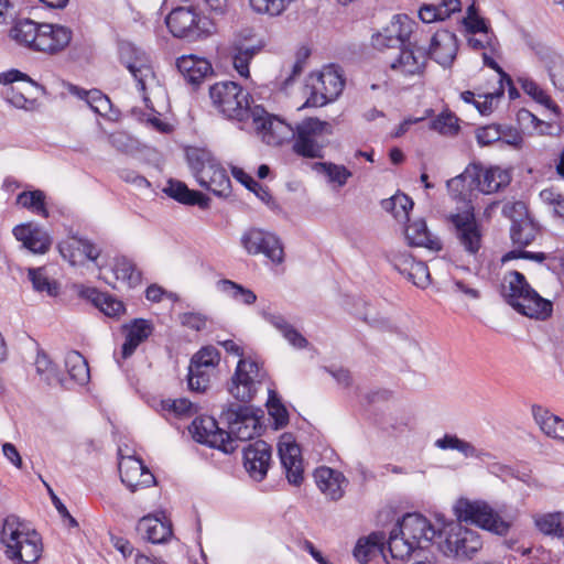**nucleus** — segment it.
Returning <instances> with one entry per match:
<instances>
[{
	"label": "nucleus",
	"mask_w": 564,
	"mask_h": 564,
	"mask_svg": "<svg viewBox=\"0 0 564 564\" xmlns=\"http://www.w3.org/2000/svg\"><path fill=\"white\" fill-rule=\"evenodd\" d=\"M65 367L69 379L79 386L86 384L90 379L89 366L86 358L73 350L66 355Z\"/></svg>",
	"instance_id": "38"
},
{
	"label": "nucleus",
	"mask_w": 564,
	"mask_h": 564,
	"mask_svg": "<svg viewBox=\"0 0 564 564\" xmlns=\"http://www.w3.org/2000/svg\"><path fill=\"white\" fill-rule=\"evenodd\" d=\"M176 67L184 79L196 87L199 86L206 77L213 75L212 64L206 58H200L195 55L181 56L176 61Z\"/></svg>",
	"instance_id": "22"
},
{
	"label": "nucleus",
	"mask_w": 564,
	"mask_h": 564,
	"mask_svg": "<svg viewBox=\"0 0 564 564\" xmlns=\"http://www.w3.org/2000/svg\"><path fill=\"white\" fill-rule=\"evenodd\" d=\"M221 346L227 352L240 357L235 373L228 382V392L240 403H250L257 394V383L263 381L265 373L258 361L243 358V349L234 340L227 339L221 343Z\"/></svg>",
	"instance_id": "6"
},
{
	"label": "nucleus",
	"mask_w": 564,
	"mask_h": 564,
	"mask_svg": "<svg viewBox=\"0 0 564 564\" xmlns=\"http://www.w3.org/2000/svg\"><path fill=\"white\" fill-rule=\"evenodd\" d=\"M531 410L535 423L545 435L564 442V420L562 417L539 404H533Z\"/></svg>",
	"instance_id": "28"
},
{
	"label": "nucleus",
	"mask_w": 564,
	"mask_h": 564,
	"mask_svg": "<svg viewBox=\"0 0 564 564\" xmlns=\"http://www.w3.org/2000/svg\"><path fill=\"white\" fill-rule=\"evenodd\" d=\"M399 57L391 63V68L405 75L421 74L427 62L425 50L414 45L400 47Z\"/></svg>",
	"instance_id": "23"
},
{
	"label": "nucleus",
	"mask_w": 564,
	"mask_h": 564,
	"mask_svg": "<svg viewBox=\"0 0 564 564\" xmlns=\"http://www.w3.org/2000/svg\"><path fill=\"white\" fill-rule=\"evenodd\" d=\"M499 124L492 123L486 127H481L476 131V139L479 145H490L501 139V132Z\"/></svg>",
	"instance_id": "57"
},
{
	"label": "nucleus",
	"mask_w": 564,
	"mask_h": 564,
	"mask_svg": "<svg viewBox=\"0 0 564 564\" xmlns=\"http://www.w3.org/2000/svg\"><path fill=\"white\" fill-rule=\"evenodd\" d=\"M206 189L223 198H226L231 194V181L227 171L220 163L218 164L216 172L213 173L210 184H208Z\"/></svg>",
	"instance_id": "47"
},
{
	"label": "nucleus",
	"mask_w": 564,
	"mask_h": 564,
	"mask_svg": "<svg viewBox=\"0 0 564 564\" xmlns=\"http://www.w3.org/2000/svg\"><path fill=\"white\" fill-rule=\"evenodd\" d=\"M145 469L147 466L142 459L134 456H129L119 463L120 479L131 492L139 489L140 476H142V470Z\"/></svg>",
	"instance_id": "36"
},
{
	"label": "nucleus",
	"mask_w": 564,
	"mask_h": 564,
	"mask_svg": "<svg viewBox=\"0 0 564 564\" xmlns=\"http://www.w3.org/2000/svg\"><path fill=\"white\" fill-rule=\"evenodd\" d=\"M73 32L69 28L42 23L40 33L37 34V43L35 52H42L48 55L57 54L64 51L72 41Z\"/></svg>",
	"instance_id": "16"
},
{
	"label": "nucleus",
	"mask_w": 564,
	"mask_h": 564,
	"mask_svg": "<svg viewBox=\"0 0 564 564\" xmlns=\"http://www.w3.org/2000/svg\"><path fill=\"white\" fill-rule=\"evenodd\" d=\"M542 63L555 88L564 91V57L553 51Z\"/></svg>",
	"instance_id": "45"
},
{
	"label": "nucleus",
	"mask_w": 564,
	"mask_h": 564,
	"mask_svg": "<svg viewBox=\"0 0 564 564\" xmlns=\"http://www.w3.org/2000/svg\"><path fill=\"white\" fill-rule=\"evenodd\" d=\"M17 203L44 218L50 216L45 205V194L41 189L20 193L18 195Z\"/></svg>",
	"instance_id": "43"
},
{
	"label": "nucleus",
	"mask_w": 564,
	"mask_h": 564,
	"mask_svg": "<svg viewBox=\"0 0 564 564\" xmlns=\"http://www.w3.org/2000/svg\"><path fill=\"white\" fill-rule=\"evenodd\" d=\"M314 166L316 170L322 171L329 182L337 183L339 186H344L352 175L346 166L332 162H317Z\"/></svg>",
	"instance_id": "52"
},
{
	"label": "nucleus",
	"mask_w": 564,
	"mask_h": 564,
	"mask_svg": "<svg viewBox=\"0 0 564 564\" xmlns=\"http://www.w3.org/2000/svg\"><path fill=\"white\" fill-rule=\"evenodd\" d=\"M314 78L313 75L310 76ZM317 86L325 93V95L333 101L343 91L345 79L334 69H325L315 76Z\"/></svg>",
	"instance_id": "40"
},
{
	"label": "nucleus",
	"mask_w": 564,
	"mask_h": 564,
	"mask_svg": "<svg viewBox=\"0 0 564 564\" xmlns=\"http://www.w3.org/2000/svg\"><path fill=\"white\" fill-rule=\"evenodd\" d=\"M163 192L176 202L188 205L198 206L202 209H208L210 198L204 193L189 189L184 182L171 178Z\"/></svg>",
	"instance_id": "24"
},
{
	"label": "nucleus",
	"mask_w": 564,
	"mask_h": 564,
	"mask_svg": "<svg viewBox=\"0 0 564 564\" xmlns=\"http://www.w3.org/2000/svg\"><path fill=\"white\" fill-rule=\"evenodd\" d=\"M154 332L152 321L145 318H133L121 326V333L124 335V341L121 346L119 356L115 352V359L119 367H122V360L129 359L137 348L147 341Z\"/></svg>",
	"instance_id": "13"
},
{
	"label": "nucleus",
	"mask_w": 564,
	"mask_h": 564,
	"mask_svg": "<svg viewBox=\"0 0 564 564\" xmlns=\"http://www.w3.org/2000/svg\"><path fill=\"white\" fill-rule=\"evenodd\" d=\"M386 544L391 556L402 561L417 549L406 536L395 532L393 527L388 539L383 531H376L358 539L354 556L360 564H389L384 552Z\"/></svg>",
	"instance_id": "4"
},
{
	"label": "nucleus",
	"mask_w": 564,
	"mask_h": 564,
	"mask_svg": "<svg viewBox=\"0 0 564 564\" xmlns=\"http://www.w3.org/2000/svg\"><path fill=\"white\" fill-rule=\"evenodd\" d=\"M395 532L406 536L417 549L426 547L438 531L420 513H406L395 524Z\"/></svg>",
	"instance_id": "12"
},
{
	"label": "nucleus",
	"mask_w": 564,
	"mask_h": 564,
	"mask_svg": "<svg viewBox=\"0 0 564 564\" xmlns=\"http://www.w3.org/2000/svg\"><path fill=\"white\" fill-rule=\"evenodd\" d=\"M162 410L173 413L177 417H189L196 410L194 404L187 399H167L161 402Z\"/></svg>",
	"instance_id": "55"
},
{
	"label": "nucleus",
	"mask_w": 564,
	"mask_h": 564,
	"mask_svg": "<svg viewBox=\"0 0 564 564\" xmlns=\"http://www.w3.org/2000/svg\"><path fill=\"white\" fill-rule=\"evenodd\" d=\"M430 127L444 135H456L459 132L458 118L451 111H443L434 118Z\"/></svg>",
	"instance_id": "49"
},
{
	"label": "nucleus",
	"mask_w": 564,
	"mask_h": 564,
	"mask_svg": "<svg viewBox=\"0 0 564 564\" xmlns=\"http://www.w3.org/2000/svg\"><path fill=\"white\" fill-rule=\"evenodd\" d=\"M500 293L507 304L524 316L544 321L552 315V302L543 299L517 270L505 275Z\"/></svg>",
	"instance_id": "3"
},
{
	"label": "nucleus",
	"mask_w": 564,
	"mask_h": 564,
	"mask_svg": "<svg viewBox=\"0 0 564 564\" xmlns=\"http://www.w3.org/2000/svg\"><path fill=\"white\" fill-rule=\"evenodd\" d=\"M79 296L91 303L96 308L108 317L119 318L126 313V306L122 301L107 292H101L96 288L83 286Z\"/></svg>",
	"instance_id": "20"
},
{
	"label": "nucleus",
	"mask_w": 564,
	"mask_h": 564,
	"mask_svg": "<svg viewBox=\"0 0 564 564\" xmlns=\"http://www.w3.org/2000/svg\"><path fill=\"white\" fill-rule=\"evenodd\" d=\"M262 416L263 411L260 408L230 402L220 414V419L228 424L229 432L220 429L217 421L208 415L195 417L188 431L197 443L231 454L237 448L238 440L248 441L261 434Z\"/></svg>",
	"instance_id": "2"
},
{
	"label": "nucleus",
	"mask_w": 564,
	"mask_h": 564,
	"mask_svg": "<svg viewBox=\"0 0 564 564\" xmlns=\"http://www.w3.org/2000/svg\"><path fill=\"white\" fill-rule=\"evenodd\" d=\"M267 409L269 415L273 419L272 426L274 430H281L289 424V411L282 403V400L279 397V394L274 390H269Z\"/></svg>",
	"instance_id": "42"
},
{
	"label": "nucleus",
	"mask_w": 564,
	"mask_h": 564,
	"mask_svg": "<svg viewBox=\"0 0 564 564\" xmlns=\"http://www.w3.org/2000/svg\"><path fill=\"white\" fill-rule=\"evenodd\" d=\"M219 284L225 293L229 294L234 300L240 301L246 305H251L257 301V295L252 290L247 289L231 280H220Z\"/></svg>",
	"instance_id": "48"
},
{
	"label": "nucleus",
	"mask_w": 564,
	"mask_h": 564,
	"mask_svg": "<svg viewBox=\"0 0 564 564\" xmlns=\"http://www.w3.org/2000/svg\"><path fill=\"white\" fill-rule=\"evenodd\" d=\"M126 66L133 76V78L137 80L139 89L145 90L144 79L150 74H152L151 67L145 65L139 58H137L134 62H128Z\"/></svg>",
	"instance_id": "58"
},
{
	"label": "nucleus",
	"mask_w": 564,
	"mask_h": 564,
	"mask_svg": "<svg viewBox=\"0 0 564 564\" xmlns=\"http://www.w3.org/2000/svg\"><path fill=\"white\" fill-rule=\"evenodd\" d=\"M460 11V0H442L438 4H424L419 17L424 23L444 21L453 13Z\"/></svg>",
	"instance_id": "35"
},
{
	"label": "nucleus",
	"mask_w": 564,
	"mask_h": 564,
	"mask_svg": "<svg viewBox=\"0 0 564 564\" xmlns=\"http://www.w3.org/2000/svg\"><path fill=\"white\" fill-rule=\"evenodd\" d=\"M512 180L511 172L499 166L484 169L481 165V177L479 192L485 194L496 193L507 187Z\"/></svg>",
	"instance_id": "32"
},
{
	"label": "nucleus",
	"mask_w": 564,
	"mask_h": 564,
	"mask_svg": "<svg viewBox=\"0 0 564 564\" xmlns=\"http://www.w3.org/2000/svg\"><path fill=\"white\" fill-rule=\"evenodd\" d=\"M481 164L470 163L459 175L447 181V189L453 199L465 204V208L473 205V198L479 192Z\"/></svg>",
	"instance_id": "11"
},
{
	"label": "nucleus",
	"mask_w": 564,
	"mask_h": 564,
	"mask_svg": "<svg viewBox=\"0 0 564 564\" xmlns=\"http://www.w3.org/2000/svg\"><path fill=\"white\" fill-rule=\"evenodd\" d=\"M290 133L293 139L292 151L304 159H324L326 143L319 141L324 134H333V126L316 117H307L294 127L285 123L283 133Z\"/></svg>",
	"instance_id": "7"
},
{
	"label": "nucleus",
	"mask_w": 564,
	"mask_h": 564,
	"mask_svg": "<svg viewBox=\"0 0 564 564\" xmlns=\"http://www.w3.org/2000/svg\"><path fill=\"white\" fill-rule=\"evenodd\" d=\"M41 25L42 23H37L28 18L17 19L10 29L9 35L19 45L35 51Z\"/></svg>",
	"instance_id": "31"
},
{
	"label": "nucleus",
	"mask_w": 564,
	"mask_h": 564,
	"mask_svg": "<svg viewBox=\"0 0 564 564\" xmlns=\"http://www.w3.org/2000/svg\"><path fill=\"white\" fill-rule=\"evenodd\" d=\"M458 51V40L454 32L441 30L431 37V44L426 52L427 59L432 58L443 67H449Z\"/></svg>",
	"instance_id": "17"
},
{
	"label": "nucleus",
	"mask_w": 564,
	"mask_h": 564,
	"mask_svg": "<svg viewBox=\"0 0 564 564\" xmlns=\"http://www.w3.org/2000/svg\"><path fill=\"white\" fill-rule=\"evenodd\" d=\"M314 478L318 489L329 497V499L336 501L343 497V485L346 484L347 480L340 471L322 466L315 469Z\"/></svg>",
	"instance_id": "25"
},
{
	"label": "nucleus",
	"mask_w": 564,
	"mask_h": 564,
	"mask_svg": "<svg viewBox=\"0 0 564 564\" xmlns=\"http://www.w3.org/2000/svg\"><path fill=\"white\" fill-rule=\"evenodd\" d=\"M454 513L457 522L448 523L438 531L440 538L444 535V540L440 542V549L444 555L459 561L473 558L482 547L479 533L464 527L463 522L475 524L498 535H506L512 524V519L501 517L482 500L470 501L460 498L454 506Z\"/></svg>",
	"instance_id": "1"
},
{
	"label": "nucleus",
	"mask_w": 564,
	"mask_h": 564,
	"mask_svg": "<svg viewBox=\"0 0 564 564\" xmlns=\"http://www.w3.org/2000/svg\"><path fill=\"white\" fill-rule=\"evenodd\" d=\"M13 235L33 253L43 254L51 248L52 241L48 235L39 228H32L30 225L17 226L13 229Z\"/></svg>",
	"instance_id": "26"
},
{
	"label": "nucleus",
	"mask_w": 564,
	"mask_h": 564,
	"mask_svg": "<svg viewBox=\"0 0 564 564\" xmlns=\"http://www.w3.org/2000/svg\"><path fill=\"white\" fill-rule=\"evenodd\" d=\"M523 41L535 53L541 62L554 51L542 42L538 41L530 33L523 34Z\"/></svg>",
	"instance_id": "64"
},
{
	"label": "nucleus",
	"mask_w": 564,
	"mask_h": 564,
	"mask_svg": "<svg viewBox=\"0 0 564 564\" xmlns=\"http://www.w3.org/2000/svg\"><path fill=\"white\" fill-rule=\"evenodd\" d=\"M394 268L406 276L414 285L425 288L430 283V271L422 261H415L411 257H401L394 260Z\"/></svg>",
	"instance_id": "30"
},
{
	"label": "nucleus",
	"mask_w": 564,
	"mask_h": 564,
	"mask_svg": "<svg viewBox=\"0 0 564 564\" xmlns=\"http://www.w3.org/2000/svg\"><path fill=\"white\" fill-rule=\"evenodd\" d=\"M220 360V354L214 346H205L193 355L189 370L198 371L199 368H215Z\"/></svg>",
	"instance_id": "46"
},
{
	"label": "nucleus",
	"mask_w": 564,
	"mask_h": 564,
	"mask_svg": "<svg viewBox=\"0 0 564 564\" xmlns=\"http://www.w3.org/2000/svg\"><path fill=\"white\" fill-rule=\"evenodd\" d=\"M231 174L239 183H241L248 191L252 192L271 209L274 210L279 208L267 185H262L261 183L257 182L250 174L246 173L241 167L238 166H232Z\"/></svg>",
	"instance_id": "34"
},
{
	"label": "nucleus",
	"mask_w": 564,
	"mask_h": 564,
	"mask_svg": "<svg viewBox=\"0 0 564 564\" xmlns=\"http://www.w3.org/2000/svg\"><path fill=\"white\" fill-rule=\"evenodd\" d=\"M137 532L143 540L153 544H164L173 536L172 522L153 514L144 516L138 521Z\"/></svg>",
	"instance_id": "19"
},
{
	"label": "nucleus",
	"mask_w": 564,
	"mask_h": 564,
	"mask_svg": "<svg viewBox=\"0 0 564 564\" xmlns=\"http://www.w3.org/2000/svg\"><path fill=\"white\" fill-rule=\"evenodd\" d=\"M91 110L100 116H105L111 109V101L107 95L99 89H90V96L87 101Z\"/></svg>",
	"instance_id": "56"
},
{
	"label": "nucleus",
	"mask_w": 564,
	"mask_h": 564,
	"mask_svg": "<svg viewBox=\"0 0 564 564\" xmlns=\"http://www.w3.org/2000/svg\"><path fill=\"white\" fill-rule=\"evenodd\" d=\"M540 532L546 535L564 536V513H546L535 519Z\"/></svg>",
	"instance_id": "44"
},
{
	"label": "nucleus",
	"mask_w": 564,
	"mask_h": 564,
	"mask_svg": "<svg viewBox=\"0 0 564 564\" xmlns=\"http://www.w3.org/2000/svg\"><path fill=\"white\" fill-rule=\"evenodd\" d=\"M262 243L276 246V235L262 229L252 228L241 237V245L250 254H259L262 250L260 248Z\"/></svg>",
	"instance_id": "41"
},
{
	"label": "nucleus",
	"mask_w": 564,
	"mask_h": 564,
	"mask_svg": "<svg viewBox=\"0 0 564 564\" xmlns=\"http://www.w3.org/2000/svg\"><path fill=\"white\" fill-rule=\"evenodd\" d=\"M521 86L524 93L531 96L536 102L552 110L555 115H560V107L534 80L524 79Z\"/></svg>",
	"instance_id": "50"
},
{
	"label": "nucleus",
	"mask_w": 564,
	"mask_h": 564,
	"mask_svg": "<svg viewBox=\"0 0 564 564\" xmlns=\"http://www.w3.org/2000/svg\"><path fill=\"white\" fill-rule=\"evenodd\" d=\"M59 250L63 257H68L73 264L84 262L85 260L96 261L101 252L90 240L79 237H73L70 242L66 246H61Z\"/></svg>",
	"instance_id": "27"
},
{
	"label": "nucleus",
	"mask_w": 564,
	"mask_h": 564,
	"mask_svg": "<svg viewBox=\"0 0 564 564\" xmlns=\"http://www.w3.org/2000/svg\"><path fill=\"white\" fill-rule=\"evenodd\" d=\"M279 455L289 484L301 486L304 480L302 451L291 433L282 435V441L279 443Z\"/></svg>",
	"instance_id": "14"
},
{
	"label": "nucleus",
	"mask_w": 564,
	"mask_h": 564,
	"mask_svg": "<svg viewBox=\"0 0 564 564\" xmlns=\"http://www.w3.org/2000/svg\"><path fill=\"white\" fill-rule=\"evenodd\" d=\"M181 324L187 328L200 332L206 328L207 316L202 313L186 312L180 316Z\"/></svg>",
	"instance_id": "60"
},
{
	"label": "nucleus",
	"mask_w": 564,
	"mask_h": 564,
	"mask_svg": "<svg viewBox=\"0 0 564 564\" xmlns=\"http://www.w3.org/2000/svg\"><path fill=\"white\" fill-rule=\"evenodd\" d=\"M311 54V51L306 47H301L296 53V59L291 67L290 73L282 79L280 88L286 90L293 85L294 80L303 73L306 61Z\"/></svg>",
	"instance_id": "54"
},
{
	"label": "nucleus",
	"mask_w": 564,
	"mask_h": 564,
	"mask_svg": "<svg viewBox=\"0 0 564 564\" xmlns=\"http://www.w3.org/2000/svg\"><path fill=\"white\" fill-rule=\"evenodd\" d=\"M536 234L538 226L527 212L519 219H512L510 238L513 245L525 248L534 241Z\"/></svg>",
	"instance_id": "33"
},
{
	"label": "nucleus",
	"mask_w": 564,
	"mask_h": 564,
	"mask_svg": "<svg viewBox=\"0 0 564 564\" xmlns=\"http://www.w3.org/2000/svg\"><path fill=\"white\" fill-rule=\"evenodd\" d=\"M447 221L452 225V232L463 249L470 256L477 254L482 247V230L476 219L474 205H469L460 213L451 214Z\"/></svg>",
	"instance_id": "10"
},
{
	"label": "nucleus",
	"mask_w": 564,
	"mask_h": 564,
	"mask_svg": "<svg viewBox=\"0 0 564 564\" xmlns=\"http://www.w3.org/2000/svg\"><path fill=\"white\" fill-rule=\"evenodd\" d=\"M262 250L260 253H263L268 259H270L273 263L280 264L284 261V249L280 238L276 236V246L272 243H262L260 247Z\"/></svg>",
	"instance_id": "61"
},
{
	"label": "nucleus",
	"mask_w": 564,
	"mask_h": 564,
	"mask_svg": "<svg viewBox=\"0 0 564 564\" xmlns=\"http://www.w3.org/2000/svg\"><path fill=\"white\" fill-rule=\"evenodd\" d=\"M29 278L35 291L46 293L50 296H56L58 294L59 284L56 281L50 280L43 273V269H30Z\"/></svg>",
	"instance_id": "51"
},
{
	"label": "nucleus",
	"mask_w": 564,
	"mask_h": 564,
	"mask_svg": "<svg viewBox=\"0 0 564 564\" xmlns=\"http://www.w3.org/2000/svg\"><path fill=\"white\" fill-rule=\"evenodd\" d=\"M0 540L6 546V555L19 564H33L41 557V535L35 530L24 531L23 524L14 514L3 520Z\"/></svg>",
	"instance_id": "5"
},
{
	"label": "nucleus",
	"mask_w": 564,
	"mask_h": 564,
	"mask_svg": "<svg viewBox=\"0 0 564 564\" xmlns=\"http://www.w3.org/2000/svg\"><path fill=\"white\" fill-rule=\"evenodd\" d=\"M249 118H252L257 130L271 134L275 144H281L285 139L282 133L286 122L278 116L270 115L263 106L250 107Z\"/></svg>",
	"instance_id": "21"
},
{
	"label": "nucleus",
	"mask_w": 564,
	"mask_h": 564,
	"mask_svg": "<svg viewBox=\"0 0 564 564\" xmlns=\"http://www.w3.org/2000/svg\"><path fill=\"white\" fill-rule=\"evenodd\" d=\"M398 28H401L400 20L394 17L390 25L373 37V46L380 50L399 47Z\"/></svg>",
	"instance_id": "53"
},
{
	"label": "nucleus",
	"mask_w": 564,
	"mask_h": 564,
	"mask_svg": "<svg viewBox=\"0 0 564 564\" xmlns=\"http://www.w3.org/2000/svg\"><path fill=\"white\" fill-rule=\"evenodd\" d=\"M400 20L401 28H398L399 47L411 46L410 36L413 31V22L406 15H395Z\"/></svg>",
	"instance_id": "62"
},
{
	"label": "nucleus",
	"mask_w": 564,
	"mask_h": 564,
	"mask_svg": "<svg viewBox=\"0 0 564 564\" xmlns=\"http://www.w3.org/2000/svg\"><path fill=\"white\" fill-rule=\"evenodd\" d=\"M435 446L441 449H455L465 457L485 458L491 457L489 452L477 449L471 443L459 438L455 434H445L435 442Z\"/></svg>",
	"instance_id": "37"
},
{
	"label": "nucleus",
	"mask_w": 564,
	"mask_h": 564,
	"mask_svg": "<svg viewBox=\"0 0 564 564\" xmlns=\"http://www.w3.org/2000/svg\"><path fill=\"white\" fill-rule=\"evenodd\" d=\"M112 271L116 279L122 281L129 288H135L142 281V272L131 259L124 256L115 259Z\"/></svg>",
	"instance_id": "39"
},
{
	"label": "nucleus",
	"mask_w": 564,
	"mask_h": 564,
	"mask_svg": "<svg viewBox=\"0 0 564 564\" xmlns=\"http://www.w3.org/2000/svg\"><path fill=\"white\" fill-rule=\"evenodd\" d=\"M405 238L411 247H424L433 251L443 248L442 241L433 237L424 219H417L405 228Z\"/></svg>",
	"instance_id": "29"
},
{
	"label": "nucleus",
	"mask_w": 564,
	"mask_h": 564,
	"mask_svg": "<svg viewBox=\"0 0 564 564\" xmlns=\"http://www.w3.org/2000/svg\"><path fill=\"white\" fill-rule=\"evenodd\" d=\"M187 383L191 391L205 392L210 383V373L188 369Z\"/></svg>",
	"instance_id": "59"
},
{
	"label": "nucleus",
	"mask_w": 564,
	"mask_h": 564,
	"mask_svg": "<svg viewBox=\"0 0 564 564\" xmlns=\"http://www.w3.org/2000/svg\"><path fill=\"white\" fill-rule=\"evenodd\" d=\"M213 105L229 119L245 121L249 119L252 97L235 82H220L210 86Z\"/></svg>",
	"instance_id": "8"
},
{
	"label": "nucleus",
	"mask_w": 564,
	"mask_h": 564,
	"mask_svg": "<svg viewBox=\"0 0 564 564\" xmlns=\"http://www.w3.org/2000/svg\"><path fill=\"white\" fill-rule=\"evenodd\" d=\"M166 26L174 37L186 42L206 39L213 33L212 20L192 8L173 9L165 19Z\"/></svg>",
	"instance_id": "9"
},
{
	"label": "nucleus",
	"mask_w": 564,
	"mask_h": 564,
	"mask_svg": "<svg viewBox=\"0 0 564 564\" xmlns=\"http://www.w3.org/2000/svg\"><path fill=\"white\" fill-rule=\"evenodd\" d=\"M523 41L535 53L541 62L554 51L542 42L538 41L530 33L523 34Z\"/></svg>",
	"instance_id": "63"
},
{
	"label": "nucleus",
	"mask_w": 564,
	"mask_h": 564,
	"mask_svg": "<svg viewBox=\"0 0 564 564\" xmlns=\"http://www.w3.org/2000/svg\"><path fill=\"white\" fill-rule=\"evenodd\" d=\"M187 163L199 186L207 188L212 175L216 172L219 161L213 153L202 148H189L186 150Z\"/></svg>",
	"instance_id": "18"
},
{
	"label": "nucleus",
	"mask_w": 564,
	"mask_h": 564,
	"mask_svg": "<svg viewBox=\"0 0 564 564\" xmlns=\"http://www.w3.org/2000/svg\"><path fill=\"white\" fill-rule=\"evenodd\" d=\"M271 456V446L262 440L249 444L243 449V466L252 479L262 481L265 478Z\"/></svg>",
	"instance_id": "15"
}]
</instances>
